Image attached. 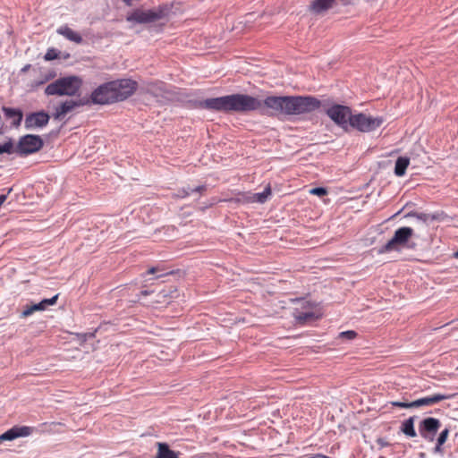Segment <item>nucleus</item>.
<instances>
[{"label": "nucleus", "instance_id": "f257e3e1", "mask_svg": "<svg viewBox=\"0 0 458 458\" xmlns=\"http://www.w3.org/2000/svg\"><path fill=\"white\" fill-rule=\"evenodd\" d=\"M322 103L313 96H269L263 101L247 94H233L207 98L199 106L225 113L259 111L269 115H302L320 108Z\"/></svg>", "mask_w": 458, "mask_h": 458}, {"label": "nucleus", "instance_id": "f03ea898", "mask_svg": "<svg viewBox=\"0 0 458 458\" xmlns=\"http://www.w3.org/2000/svg\"><path fill=\"white\" fill-rule=\"evenodd\" d=\"M172 12V6L168 4L159 5L151 10L135 9L126 16L127 21L145 24L167 18Z\"/></svg>", "mask_w": 458, "mask_h": 458}, {"label": "nucleus", "instance_id": "7ed1b4c3", "mask_svg": "<svg viewBox=\"0 0 458 458\" xmlns=\"http://www.w3.org/2000/svg\"><path fill=\"white\" fill-rule=\"evenodd\" d=\"M82 85V81L77 76L60 78L48 84L45 93L48 96H75Z\"/></svg>", "mask_w": 458, "mask_h": 458}, {"label": "nucleus", "instance_id": "20e7f679", "mask_svg": "<svg viewBox=\"0 0 458 458\" xmlns=\"http://www.w3.org/2000/svg\"><path fill=\"white\" fill-rule=\"evenodd\" d=\"M384 123L382 117H373L363 113L352 114L350 123V128L355 129L360 132H369L379 128Z\"/></svg>", "mask_w": 458, "mask_h": 458}, {"label": "nucleus", "instance_id": "39448f33", "mask_svg": "<svg viewBox=\"0 0 458 458\" xmlns=\"http://www.w3.org/2000/svg\"><path fill=\"white\" fill-rule=\"evenodd\" d=\"M414 234V230L411 227L398 228L392 237L381 249L380 252H390L393 250H400L401 248L406 246L407 242Z\"/></svg>", "mask_w": 458, "mask_h": 458}, {"label": "nucleus", "instance_id": "423d86ee", "mask_svg": "<svg viewBox=\"0 0 458 458\" xmlns=\"http://www.w3.org/2000/svg\"><path fill=\"white\" fill-rule=\"evenodd\" d=\"M327 114L338 126L345 131L350 129L351 118L352 116V110L349 106L343 105H334L327 110Z\"/></svg>", "mask_w": 458, "mask_h": 458}, {"label": "nucleus", "instance_id": "0eeeda50", "mask_svg": "<svg viewBox=\"0 0 458 458\" xmlns=\"http://www.w3.org/2000/svg\"><path fill=\"white\" fill-rule=\"evenodd\" d=\"M110 86L112 87L115 102L125 100L137 89V82L130 79L110 81Z\"/></svg>", "mask_w": 458, "mask_h": 458}, {"label": "nucleus", "instance_id": "6e6552de", "mask_svg": "<svg viewBox=\"0 0 458 458\" xmlns=\"http://www.w3.org/2000/svg\"><path fill=\"white\" fill-rule=\"evenodd\" d=\"M43 144V140L39 136L27 134L20 138L16 145V153L21 156H27L41 149Z\"/></svg>", "mask_w": 458, "mask_h": 458}, {"label": "nucleus", "instance_id": "1a4fd4ad", "mask_svg": "<svg viewBox=\"0 0 458 458\" xmlns=\"http://www.w3.org/2000/svg\"><path fill=\"white\" fill-rule=\"evenodd\" d=\"M90 102L98 105H107L115 102L110 82L98 87L90 95Z\"/></svg>", "mask_w": 458, "mask_h": 458}, {"label": "nucleus", "instance_id": "9d476101", "mask_svg": "<svg viewBox=\"0 0 458 458\" xmlns=\"http://www.w3.org/2000/svg\"><path fill=\"white\" fill-rule=\"evenodd\" d=\"M440 427L441 422L438 419L428 417L420 421L419 425V432L421 437L428 442H433Z\"/></svg>", "mask_w": 458, "mask_h": 458}, {"label": "nucleus", "instance_id": "9b49d317", "mask_svg": "<svg viewBox=\"0 0 458 458\" xmlns=\"http://www.w3.org/2000/svg\"><path fill=\"white\" fill-rule=\"evenodd\" d=\"M271 195V187L268 184L262 192L251 193L245 192L240 193L237 201L242 203H265Z\"/></svg>", "mask_w": 458, "mask_h": 458}, {"label": "nucleus", "instance_id": "f8f14e48", "mask_svg": "<svg viewBox=\"0 0 458 458\" xmlns=\"http://www.w3.org/2000/svg\"><path fill=\"white\" fill-rule=\"evenodd\" d=\"M34 431L32 427L29 426H14L12 428L8 429L2 435H0V444L4 441H12L18 437H28L31 435Z\"/></svg>", "mask_w": 458, "mask_h": 458}, {"label": "nucleus", "instance_id": "ddd939ff", "mask_svg": "<svg viewBox=\"0 0 458 458\" xmlns=\"http://www.w3.org/2000/svg\"><path fill=\"white\" fill-rule=\"evenodd\" d=\"M49 115L44 111L31 113L25 119L26 129L42 128L48 123Z\"/></svg>", "mask_w": 458, "mask_h": 458}, {"label": "nucleus", "instance_id": "4468645a", "mask_svg": "<svg viewBox=\"0 0 458 458\" xmlns=\"http://www.w3.org/2000/svg\"><path fill=\"white\" fill-rule=\"evenodd\" d=\"M88 102L67 100L55 108L54 117L55 119L60 120L64 118L66 114L72 112L75 107L85 105Z\"/></svg>", "mask_w": 458, "mask_h": 458}, {"label": "nucleus", "instance_id": "2eb2a0df", "mask_svg": "<svg viewBox=\"0 0 458 458\" xmlns=\"http://www.w3.org/2000/svg\"><path fill=\"white\" fill-rule=\"evenodd\" d=\"M450 395L442 394H435L430 396H426L423 398H420L412 402L413 408H419L421 406H431L436 404L441 401L449 399Z\"/></svg>", "mask_w": 458, "mask_h": 458}, {"label": "nucleus", "instance_id": "dca6fc26", "mask_svg": "<svg viewBox=\"0 0 458 458\" xmlns=\"http://www.w3.org/2000/svg\"><path fill=\"white\" fill-rule=\"evenodd\" d=\"M56 32L62 36H64L66 39L74 42L76 44H81L82 42V37L80 33L74 31L67 25H63L56 30Z\"/></svg>", "mask_w": 458, "mask_h": 458}, {"label": "nucleus", "instance_id": "f3484780", "mask_svg": "<svg viewBox=\"0 0 458 458\" xmlns=\"http://www.w3.org/2000/svg\"><path fill=\"white\" fill-rule=\"evenodd\" d=\"M165 83L163 81H151L145 85V90L148 93L154 95L155 97H163L166 92Z\"/></svg>", "mask_w": 458, "mask_h": 458}, {"label": "nucleus", "instance_id": "a211bd4d", "mask_svg": "<svg viewBox=\"0 0 458 458\" xmlns=\"http://www.w3.org/2000/svg\"><path fill=\"white\" fill-rule=\"evenodd\" d=\"M157 453L155 458H179V453L171 450L167 444L158 442Z\"/></svg>", "mask_w": 458, "mask_h": 458}, {"label": "nucleus", "instance_id": "6ab92c4d", "mask_svg": "<svg viewBox=\"0 0 458 458\" xmlns=\"http://www.w3.org/2000/svg\"><path fill=\"white\" fill-rule=\"evenodd\" d=\"M4 116L9 119H13V125L19 126L22 120V112L19 109L4 106L2 108Z\"/></svg>", "mask_w": 458, "mask_h": 458}, {"label": "nucleus", "instance_id": "aec40b11", "mask_svg": "<svg viewBox=\"0 0 458 458\" xmlns=\"http://www.w3.org/2000/svg\"><path fill=\"white\" fill-rule=\"evenodd\" d=\"M335 0H314L310 9L315 13H321L332 7Z\"/></svg>", "mask_w": 458, "mask_h": 458}, {"label": "nucleus", "instance_id": "412c9836", "mask_svg": "<svg viewBox=\"0 0 458 458\" xmlns=\"http://www.w3.org/2000/svg\"><path fill=\"white\" fill-rule=\"evenodd\" d=\"M410 165V158L406 157H399L395 161L394 174L397 176H403L406 169Z\"/></svg>", "mask_w": 458, "mask_h": 458}, {"label": "nucleus", "instance_id": "4be33fe9", "mask_svg": "<svg viewBox=\"0 0 458 458\" xmlns=\"http://www.w3.org/2000/svg\"><path fill=\"white\" fill-rule=\"evenodd\" d=\"M402 431L404 435L410 437H415L417 433L414 429V418L410 417L402 423Z\"/></svg>", "mask_w": 458, "mask_h": 458}, {"label": "nucleus", "instance_id": "5701e85b", "mask_svg": "<svg viewBox=\"0 0 458 458\" xmlns=\"http://www.w3.org/2000/svg\"><path fill=\"white\" fill-rule=\"evenodd\" d=\"M449 433H450V430H449L448 428H444L440 432V434H439V436H438V437L437 439V445L435 446V452L436 453L442 452V445L446 442V440H447V438L449 437Z\"/></svg>", "mask_w": 458, "mask_h": 458}, {"label": "nucleus", "instance_id": "b1692460", "mask_svg": "<svg viewBox=\"0 0 458 458\" xmlns=\"http://www.w3.org/2000/svg\"><path fill=\"white\" fill-rule=\"evenodd\" d=\"M16 153V146L12 139H8L5 142L0 143V155L1 154H13Z\"/></svg>", "mask_w": 458, "mask_h": 458}, {"label": "nucleus", "instance_id": "393cba45", "mask_svg": "<svg viewBox=\"0 0 458 458\" xmlns=\"http://www.w3.org/2000/svg\"><path fill=\"white\" fill-rule=\"evenodd\" d=\"M46 310L45 306L43 305L42 301L37 304H33L31 306H27L24 310L21 313L22 318H27L33 314L35 311L38 310Z\"/></svg>", "mask_w": 458, "mask_h": 458}, {"label": "nucleus", "instance_id": "a878e982", "mask_svg": "<svg viewBox=\"0 0 458 458\" xmlns=\"http://www.w3.org/2000/svg\"><path fill=\"white\" fill-rule=\"evenodd\" d=\"M58 55H59V52L55 49V48H48L45 56H44V59L46 61H53L55 59H57L58 58Z\"/></svg>", "mask_w": 458, "mask_h": 458}, {"label": "nucleus", "instance_id": "bb28decb", "mask_svg": "<svg viewBox=\"0 0 458 458\" xmlns=\"http://www.w3.org/2000/svg\"><path fill=\"white\" fill-rule=\"evenodd\" d=\"M408 216H415L419 220H421L423 222H427L429 218L434 219V216H430V215L426 213H409Z\"/></svg>", "mask_w": 458, "mask_h": 458}, {"label": "nucleus", "instance_id": "cd10ccee", "mask_svg": "<svg viewBox=\"0 0 458 458\" xmlns=\"http://www.w3.org/2000/svg\"><path fill=\"white\" fill-rule=\"evenodd\" d=\"M310 193L312 194V195H317V196H319V197H323V196L327 195V189H325L323 187H317V188H312L310 191Z\"/></svg>", "mask_w": 458, "mask_h": 458}, {"label": "nucleus", "instance_id": "c85d7f7f", "mask_svg": "<svg viewBox=\"0 0 458 458\" xmlns=\"http://www.w3.org/2000/svg\"><path fill=\"white\" fill-rule=\"evenodd\" d=\"M392 406L399 408H413L412 402H391Z\"/></svg>", "mask_w": 458, "mask_h": 458}, {"label": "nucleus", "instance_id": "c756f323", "mask_svg": "<svg viewBox=\"0 0 458 458\" xmlns=\"http://www.w3.org/2000/svg\"><path fill=\"white\" fill-rule=\"evenodd\" d=\"M357 336V333L353 330L344 331L340 334V337L352 340Z\"/></svg>", "mask_w": 458, "mask_h": 458}, {"label": "nucleus", "instance_id": "7c9ffc66", "mask_svg": "<svg viewBox=\"0 0 458 458\" xmlns=\"http://www.w3.org/2000/svg\"><path fill=\"white\" fill-rule=\"evenodd\" d=\"M57 299H58V294L55 295L54 297H52L50 299H44L41 301H42L43 305L45 306V308H47L48 305L55 304L57 301Z\"/></svg>", "mask_w": 458, "mask_h": 458}, {"label": "nucleus", "instance_id": "2f4dec72", "mask_svg": "<svg viewBox=\"0 0 458 458\" xmlns=\"http://www.w3.org/2000/svg\"><path fill=\"white\" fill-rule=\"evenodd\" d=\"M313 318V314L312 313H301L298 316V318L300 320H303V321H306L308 319H310Z\"/></svg>", "mask_w": 458, "mask_h": 458}, {"label": "nucleus", "instance_id": "473e14b6", "mask_svg": "<svg viewBox=\"0 0 458 458\" xmlns=\"http://www.w3.org/2000/svg\"><path fill=\"white\" fill-rule=\"evenodd\" d=\"M163 268H160L159 267H152L147 271V275H154L157 272L163 271Z\"/></svg>", "mask_w": 458, "mask_h": 458}, {"label": "nucleus", "instance_id": "72a5a7b5", "mask_svg": "<svg viewBox=\"0 0 458 458\" xmlns=\"http://www.w3.org/2000/svg\"><path fill=\"white\" fill-rule=\"evenodd\" d=\"M189 195H190V191L188 190H185V189L180 190L178 191V194H177V196L180 197V198H186Z\"/></svg>", "mask_w": 458, "mask_h": 458}, {"label": "nucleus", "instance_id": "f704fd0d", "mask_svg": "<svg viewBox=\"0 0 458 458\" xmlns=\"http://www.w3.org/2000/svg\"><path fill=\"white\" fill-rule=\"evenodd\" d=\"M205 191H206V186L205 185L198 186L195 189L191 190L192 192L196 191V192H200V193Z\"/></svg>", "mask_w": 458, "mask_h": 458}, {"label": "nucleus", "instance_id": "c9c22d12", "mask_svg": "<svg viewBox=\"0 0 458 458\" xmlns=\"http://www.w3.org/2000/svg\"><path fill=\"white\" fill-rule=\"evenodd\" d=\"M377 444H378L380 446H382V447L389 445L388 442H386V441L385 439H383V438H379V439H377Z\"/></svg>", "mask_w": 458, "mask_h": 458}, {"label": "nucleus", "instance_id": "e433bc0d", "mask_svg": "<svg viewBox=\"0 0 458 458\" xmlns=\"http://www.w3.org/2000/svg\"><path fill=\"white\" fill-rule=\"evenodd\" d=\"M30 68V64H27V65H25V66L21 69V72H26V71H28Z\"/></svg>", "mask_w": 458, "mask_h": 458}, {"label": "nucleus", "instance_id": "4c0bfd02", "mask_svg": "<svg viewBox=\"0 0 458 458\" xmlns=\"http://www.w3.org/2000/svg\"><path fill=\"white\" fill-rule=\"evenodd\" d=\"M148 293H149V292H148V291H147V290H144V291H141V292H140V295H142V296H146V295H148Z\"/></svg>", "mask_w": 458, "mask_h": 458}, {"label": "nucleus", "instance_id": "58836bf2", "mask_svg": "<svg viewBox=\"0 0 458 458\" xmlns=\"http://www.w3.org/2000/svg\"><path fill=\"white\" fill-rule=\"evenodd\" d=\"M316 457H323V458H328L327 456L326 455H320V454H317Z\"/></svg>", "mask_w": 458, "mask_h": 458}, {"label": "nucleus", "instance_id": "ea45409f", "mask_svg": "<svg viewBox=\"0 0 458 458\" xmlns=\"http://www.w3.org/2000/svg\"><path fill=\"white\" fill-rule=\"evenodd\" d=\"M454 257L458 259V250L454 254Z\"/></svg>", "mask_w": 458, "mask_h": 458}, {"label": "nucleus", "instance_id": "a19ab883", "mask_svg": "<svg viewBox=\"0 0 458 458\" xmlns=\"http://www.w3.org/2000/svg\"><path fill=\"white\" fill-rule=\"evenodd\" d=\"M46 81H47V78L45 81H42L38 82V85L43 84Z\"/></svg>", "mask_w": 458, "mask_h": 458}]
</instances>
